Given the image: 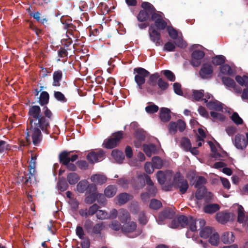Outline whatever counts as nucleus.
Here are the masks:
<instances>
[{
	"instance_id": "1",
	"label": "nucleus",
	"mask_w": 248,
	"mask_h": 248,
	"mask_svg": "<svg viewBox=\"0 0 248 248\" xmlns=\"http://www.w3.org/2000/svg\"><path fill=\"white\" fill-rule=\"evenodd\" d=\"M29 115L32 143L38 146L43 138L41 130L46 134H50L49 129L52 113L50 109H29Z\"/></svg>"
},
{
	"instance_id": "2",
	"label": "nucleus",
	"mask_w": 248,
	"mask_h": 248,
	"mask_svg": "<svg viewBox=\"0 0 248 248\" xmlns=\"http://www.w3.org/2000/svg\"><path fill=\"white\" fill-rule=\"evenodd\" d=\"M133 74L135 75L134 80L138 89H144L151 95L156 93V86L160 77L158 73L151 74L143 68L136 67L133 69Z\"/></svg>"
},
{
	"instance_id": "3",
	"label": "nucleus",
	"mask_w": 248,
	"mask_h": 248,
	"mask_svg": "<svg viewBox=\"0 0 248 248\" xmlns=\"http://www.w3.org/2000/svg\"><path fill=\"white\" fill-rule=\"evenodd\" d=\"M36 156L34 155H31V159L29 166V172L27 174L26 172L18 174L17 180L19 183H22L23 185L27 187H30L31 184V178L34 176L36 172Z\"/></svg>"
},
{
	"instance_id": "4",
	"label": "nucleus",
	"mask_w": 248,
	"mask_h": 248,
	"mask_svg": "<svg viewBox=\"0 0 248 248\" xmlns=\"http://www.w3.org/2000/svg\"><path fill=\"white\" fill-rule=\"evenodd\" d=\"M141 9L137 16V19L139 22H151L152 16L155 15L156 9L151 3L147 1L142 2Z\"/></svg>"
},
{
	"instance_id": "5",
	"label": "nucleus",
	"mask_w": 248,
	"mask_h": 248,
	"mask_svg": "<svg viewBox=\"0 0 248 248\" xmlns=\"http://www.w3.org/2000/svg\"><path fill=\"white\" fill-rule=\"evenodd\" d=\"M138 179L140 180V184L139 187L142 188L145 186V184L147 185L146 188V192H147L151 196L155 197L157 191V189L151 179V177L146 174L139 175Z\"/></svg>"
},
{
	"instance_id": "6",
	"label": "nucleus",
	"mask_w": 248,
	"mask_h": 248,
	"mask_svg": "<svg viewBox=\"0 0 248 248\" xmlns=\"http://www.w3.org/2000/svg\"><path fill=\"white\" fill-rule=\"evenodd\" d=\"M172 185L175 189L179 190L180 194H185L189 187L187 181L180 172L174 175Z\"/></svg>"
},
{
	"instance_id": "7",
	"label": "nucleus",
	"mask_w": 248,
	"mask_h": 248,
	"mask_svg": "<svg viewBox=\"0 0 248 248\" xmlns=\"http://www.w3.org/2000/svg\"><path fill=\"white\" fill-rule=\"evenodd\" d=\"M124 132L118 131L113 133L108 140H104L103 145L107 149H112L117 146L120 140L123 138Z\"/></svg>"
},
{
	"instance_id": "8",
	"label": "nucleus",
	"mask_w": 248,
	"mask_h": 248,
	"mask_svg": "<svg viewBox=\"0 0 248 248\" xmlns=\"http://www.w3.org/2000/svg\"><path fill=\"white\" fill-rule=\"evenodd\" d=\"M204 96L202 100L208 108H228L225 105L215 99L212 94L207 93Z\"/></svg>"
},
{
	"instance_id": "9",
	"label": "nucleus",
	"mask_w": 248,
	"mask_h": 248,
	"mask_svg": "<svg viewBox=\"0 0 248 248\" xmlns=\"http://www.w3.org/2000/svg\"><path fill=\"white\" fill-rule=\"evenodd\" d=\"M163 14L159 11H156L155 15L152 16V18L151 22H154V24H153V28L156 27L157 30H164L166 29L167 23L163 19Z\"/></svg>"
},
{
	"instance_id": "10",
	"label": "nucleus",
	"mask_w": 248,
	"mask_h": 248,
	"mask_svg": "<svg viewBox=\"0 0 248 248\" xmlns=\"http://www.w3.org/2000/svg\"><path fill=\"white\" fill-rule=\"evenodd\" d=\"M124 225L122 226V231L124 233H130L135 232V234L131 237H136L142 233L141 229L137 228V223L134 221H130L128 222L124 223Z\"/></svg>"
},
{
	"instance_id": "11",
	"label": "nucleus",
	"mask_w": 248,
	"mask_h": 248,
	"mask_svg": "<svg viewBox=\"0 0 248 248\" xmlns=\"http://www.w3.org/2000/svg\"><path fill=\"white\" fill-rule=\"evenodd\" d=\"M214 69L210 63H203L200 71L199 76L203 79H210L213 76Z\"/></svg>"
},
{
	"instance_id": "12",
	"label": "nucleus",
	"mask_w": 248,
	"mask_h": 248,
	"mask_svg": "<svg viewBox=\"0 0 248 248\" xmlns=\"http://www.w3.org/2000/svg\"><path fill=\"white\" fill-rule=\"evenodd\" d=\"M149 35L150 40L155 44L156 46L162 45L160 32L153 28V24H151L149 29Z\"/></svg>"
},
{
	"instance_id": "13",
	"label": "nucleus",
	"mask_w": 248,
	"mask_h": 248,
	"mask_svg": "<svg viewBox=\"0 0 248 248\" xmlns=\"http://www.w3.org/2000/svg\"><path fill=\"white\" fill-rule=\"evenodd\" d=\"M205 55L202 50H196L191 54V64L194 67H198L201 63V60Z\"/></svg>"
},
{
	"instance_id": "14",
	"label": "nucleus",
	"mask_w": 248,
	"mask_h": 248,
	"mask_svg": "<svg viewBox=\"0 0 248 248\" xmlns=\"http://www.w3.org/2000/svg\"><path fill=\"white\" fill-rule=\"evenodd\" d=\"M235 215L233 213L220 212L216 215L217 220L221 224H225L230 220H233Z\"/></svg>"
},
{
	"instance_id": "15",
	"label": "nucleus",
	"mask_w": 248,
	"mask_h": 248,
	"mask_svg": "<svg viewBox=\"0 0 248 248\" xmlns=\"http://www.w3.org/2000/svg\"><path fill=\"white\" fill-rule=\"evenodd\" d=\"M104 156V153L103 151L98 152H92L87 155V159L91 163H94L99 160H102Z\"/></svg>"
},
{
	"instance_id": "16",
	"label": "nucleus",
	"mask_w": 248,
	"mask_h": 248,
	"mask_svg": "<svg viewBox=\"0 0 248 248\" xmlns=\"http://www.w3.org/2000/svg\"><path fill=\"white\" fill-rule=\"evenodd\" d=\"M175 212L170 208H168L163 210L159 215V220L163 221L165 219H171L175 216Z\"/></svg>"
},
{
	"instance_id": "17",
	"label": "nucleus",
	"mask_w": 248,
	"mask_h": 248,
	"mask_svg": "<svg viewBox=\"0 0 248 248\" xmlns=\"http://www.w3.org/2000/svg\"><path fill=\"white\" fill-rule=\"evenodd\" d=\"M235 145L237 149L243 150L247 147V140L243 135H237L235 137Z\"/></svg>"
},
{
	"instance_id": "18",
	"label": "nucleus",
	"mask_w": 248,
	"mask_h": 248,
	"mask_svg": "<svg viewBox=\"0 0 248 248\" xmlns=\"http://www.w3.org/2000/svg\"><path fill=\"white\" fill-rule=\"evenodd\" d=\"M91 180L96 185H102L107 182V177L104 174H95L91 177Z\"/></svg>"
},
{
	"instance_id": "19",
	"label": "nucleus",
	"mask_w": 248,
	"mask_h": 248,
	"mask_svg": "<svg viewBox=\"0 0 248 248\" xmlns=\"http://www.w3.org/2000/svg\"><path fill=\"white\" fill-rule=\"evenodd\" d=\"M62 72L61 70H58L54 72L53 74V83L52 85L54 87H59L61 86V81L62 78Z\"/></svg>"
},
{
	"instance_id": "20",
	"label": "nucleus",
	"mask_w": 248,
	"mask_h": 248,
	"mask_svg": "<svg viewBox=\"0 0 248 248\" xmlns=\"http://www.w3.org/2000/svg\"><path fill=\"white\" fill-rule=\"evenodd\" d=\"M74 151H63L59 155V160L60 163L63 165H67L70 162L69 155Z\"/></svg>"
},
{
	"instance_id": "21",
	"label": "nucleus",
	"mask_w": 248,
	"mask_h": 248,
	"mask_svg": "<svg viewBox=\"0 0 248 248\" xmlns=\"http://www.w3.org/2000/svg\"><path fill=\"white\" fill-rule=\"evenodd\" d=\"M132 198V196L127 193H122L117 195L116 198L118 201L117 203L119 205H122L126 203Z\"/></svg>"
},
{
	"instance_id": "22",
	"label": "nucleus",
	"mask_w": 248,
	"mask_h": 248,
	"mask_svg": "<svg viewBox=\"0 0 248 248\" xmlns=\"http://www.w3.org/2000/svg\"><path fill=\"white\" fill-rule=\"evenodd\" d=\"M118 218L122 223H125L130 219L129 213L126 209L122 208L118 211Z\"/></svg>"
},
{
	"instance_id": "23",
	"label": "nucleus",
	"mask_w": 248,
	"mask_h": 248,
	"mask_svg": "<svg viewBox=\"0 0 248 248\" xmlns=\"http://www.w3.org/2000/svg\"><path fill=\"white\" fill-rule=\"evenodd\" d=\"M220 206L217 203L208 204L203 207V211L205 213L212 214L219 210Z\"/></svg>"
},
{
	"instance_id": "24",
	"label": "nucleus",
	"mask_w": 248,
	"mask_h": 248,
	"mask_svg": "<svg viewBox=\"0 0 248 248\" xmlns=\"http://www.w3.org/2000/svg\"><path fill=\"white\" fill-rule=\"evenodd\" d=\"M221 239L224 244H231L234 242L235 237L232 232H226L223 233Z\"/></svg>"
},
{
	"instance_id": "25",
	"label": "nucleus",
	"mask_w": 248,
	"mask_h": 248,
	"mask_svg": "<svg viewBox=\"0 0 248 248\" xmlns=\"http://www.w3.org/2000/svg\"><path fill=\"white\" fill-rule=\"evenodd\" d=\"M117 188L115 185H109L104 189L105 196L108 198L114 196L117 192Z\"/></svg>"
},
{
	"instance_id": "26",
	"label": "nucleus",
	"mask_w": 248,
	"mask_h": 248,
	"mask_svg": "<svg viewBox=\"0 0 248 248\" xmlns=\"http://www.w3.org/2000/svg\"><path fill=\"white\" fill-rule=\"evenodd\" d=\"M170 110L171 109H160L159 118L162 122L166 123L170 120Z\"/></svg>"
},
{
	"instance_id": "27",
	"label": "nucleus",
	"mask_w": 248,
	"mask_h": 248,
	"mask_svg": "<svg viewBox=\"0 0 248 248\" xmlns=\"http://www.w3.org/2000/svg\"><path fill=\"white\" fill-rule=\"evenodd\" d=\"M143 149L147 156L150 157L152 154H155L156 152V146L154 144H144Z\"/></svg>"
},
{
	"instance_id": "28",
	"label": "nucleus",
	"mask_w": 248,
	"mask_h": 248,
	"mask_svg": "<svg viewBox=\"0 0 248 248\" xmlns=\"http://www.w3.org/2000/svg\"><path fill=\"white\" fill-rule=\"evenodd\" d=\"M218 111H211L210 115L212 118L215 120L223 122L225 119V116L222 113L223 109H215Z\"/></svg>"
},
{
	"instance_id": "29",
	"label": "nucleus",
	"mask_w": 248,
	"mask_h": 248,
	"mask_svg": "<svg viewBox=\"0 0 248 248\" xmlns=\"http://www.w3.org/2000/svg\"><path fill=\"white\" fill-rule=\"evenodd\" d=\"M79 179V176L76 172H70L68 173L67 176V180L68 183L71 185L76 184Z\"/></svg>"
},
{
	"instance_id": "30",
	"label": "nucleus",
	"mask_w": 248,
	"mask_h": 248,
	"mask_svg": "<svg viewBox=\"0 0 248 248\" xmlns=\"http://www.w3.org/2000/svg\"><path fill=\"white\" fill-rule=\"evenodd\" d=\"M219 69L220 72L224 75L232 76L235 73L231 66L228 64L224 63L220 66Z\"/></svg>"
},
{
	"instance_id": "31",
	"label": "nucleus",
	"mask_w": 248,
	"mask_h": 248,
	"mask_svg": "<svg viewBox=\"0 0 248 248\" xmlns=\"http://www.w3.org/2000/svg\"><path fill=\"white\" fill-rule=\"evenodd\" d=\"M68 185L65 178L63 177L60 178L57 183L58 189L61 191H64L68 188Z\"/></svg>"
},
{
	"instance_id": "32",
	"label": "nucleus",
	"mask_w": 248,
	"mask_h": 248,
	"mask_svg": "<svg viewBox=\"0 0 248 248\" xmlns=\"http://www.w3.org/2000/svg\"><path fill=\"white\" fill-rule=\"evenodd\" d=\"M157 85L158 86V87L160 89V90L156 91V93L160 95L162 93V91H165L167 90L169 87V84L167 82H166L164 79L162 78H160L157 82Z\"/></svg>"
},
{
	"instance_id": "33",
	"label": "nucleus",
	"mask_w": 248,
	"mask_h": 248,
	"mask_svg": "<svg viewBox=\"0 0 248 248\" xmlns=\"http://www.w3.org/2000/svg\"><path fill=\"white\" fill-rule=\"evenodd\" d=\"M196 188L197 190L195 193V197L198 200H202L207 193V189L205 186Z\"/></svg>"
},
{
	"instance_id": "34",
	"label": "nucleus",
	"mask_w": 248,
	"mask_h": 248,
	"mask_svg": "<svg viewBox=\"0 0 248 248\" xmlns=\"http://www.w3.org/2000/svg\"><path fill=\"white\" fill-rule=\"evenodd\" d=\"M225 62V57L223 55H217L212 58V63L215 65H222Z\"/></svg>"
},
{
	"instance_id": "35",
	"label": "nucleus",
	"mask_w": 248,
	"mask_h": 248,
	"mask_svg": "<svg viewBox=\"0 0 248 248\" xmlns=\"http://www.w3.org/2000/svg\"><path fill=\"white\" fill-rule=\"evenodd\" d=\"M49 95L46 91H43L41 93L39 97V103L41 106L47 104L48 103Z\"/></svg>"
},
{
	"instance_id": "36",
	"label": "nucleus",
	"mask_w": 248,
	"mask_h": 248,
	"mask_svg": "<svg viewBox=\"0 0 248 248\" xmlns=\"http://www.w3.org/2000/svg\"><path fill=\"white\" fill-rule=\"evenodd\" d=\"M111 155L119 163H122L124 158L123 153L117 150H113Z\"/></svg>"
},
{
	"instance_id": "37",
	"label": "nucleus",
	"mask_w": 248,
	"mask_h": 248,
	"mask_svg": "<svg viewBox=\"0 0 248 248\" xmlns=\"http://www.w3.org/2000/svg\"><path fill=\"white\" fill-rule=\"evenodd\" d=\"M245 221L244 210L242 206L239 205L237 210V222L243 223Z\"/></svg>"
},
{
	"instance_id": "38",
	"label": "nucleus",
	"mask_w": 248,
	"mask_h": 248,
	"mask_svg": "<svg viewBox=\"0 0 248 248\" xmlns=\"http://www.w3.org/2000/svg\"><path fill=\"white\" fill-rule=\"evenodd\" d=\"M212 233V228L210 227H205L200 231V235L202 238H207Z\"/></svg>"
},
{
	"instance_id": "39",
	"label": "nucleus",
	"mask_w": 248,
	"mask_h": 248,
	"mask_svg": "<svg viewBox=\"0 0 248 248\" xmlns=\"http://www.w3.org/2000/svg\"><path fill=\"white\" fill-rule=\"evenodd\" d=\"M88 181L85 180L80 181L77 186V189L78 192L83 193L87 189Z\"/></svg>"
},
{
	"instance_id": "40",
	"label": "nucleus",
	"mask_w": 248,
	"mask_h": 248,
	"mask_svg": "<svg viewBox=\"0 0 248 248\" xmlns=\"http://www.w3.org/2000/svg\"><path fill=\"white\" fill-rule=\"evenodd\" d=\"M221 80L223 84L227 87L232 88L235 85L234 80L231 78L228 77H222Z\"/></svg>"
},
{
	"instance_id": "41",
	"label": "nucleus",
	"mask_w": 248,
	"mask_h": 248,
	"mask_svg": "<svg viewBox=\"0 0 248 248\" xmlns=\"http://www.w3.org/2000/svg\"><path fill=\"white\" fill-rule=\"evenodd\" d=\"M181 145L185 151L186 152L188 151L190 149V147L191 146L190 140L187 138H183L181 141Z\"/></svg>"
},
{
	"instance_id": "42",
	"label": "nucleus",
	"mask_w": 248,
	"mask_h": 248,
	"mask_svg": "<svg viewBox=\"0 0 248 248\" xmlns=\"http://www.w3.org/2000/svg\"><path fill=\"white\" fill-rule=\"evenodd\" d=\"M190 217H187L186 216L181 215L178 217L179 224L182 228H185L188 225V222L190 220Z\"/></svg>"
},
{
	"instance_id": "43",
	"label": "nucleus",
	"mask_w": 248,
	"mask_h": 248,
	"mask_svg": "<svg viewBox=\"0 0 248 248\" xmlns=\"http://www.w3.org/2000/svg\"><path fill=\"white\" fill-rule=\"evenodd\" d=\"M153 165L155 168L160 169L163 166V161L161 158L158 156H154L152 158Z\"/></svg>"
},
{
	"instance_id": "44",
	"label": "nucleus",
	"mask_w": 248,
	"mask_h": 248,
	"mask_svg": "<svg viewBox=\"0 0 248 248\" xmlns=\"http://www.w3.org/2000/svg\"><path fill=\"white\" fill-rule=\"evenodd\" d=\"M192 96L193 98L196 101L202 100L204 97V91L201 90H194L192 92Z\"/></svg>"
},
{
	"instance_id": "45",
	"label": "nucleus",
	"mask_w": 248,
	"mask_h": 248,
	"mask_svg": "<svg viewBox=\"0 0 248 248\" xmlns=\"http://www.w3.org/2000/svg\"><path fill=\"white\" fill-rule=\"evenodd\" d=\"M156 178L158 182L160 184L163 185L166 180V174L162 170H158L156 173Z\"/></svg>"
},
{
	"instance_id": "46",
	"label": "nucleus",
	"mask_w": 248,
	"mask_h": 248,
	"mask_svg": "<svg viewBox=\"0 0 248 248\" xmlns=\"http://www.w3.org/2000/svg\"><path fill=\"white\" fill-rule=\"evenodd\" d=\"M103 228L104 225L102 223H96L93 225L91 233L94 234H100Z\"/></svg>"
},
{
	"instance_id": "47",
	"label": "nucleus",
	"mask_w": 248,
	"mask_h": 248,
	"mask_svg": "<svg viewBox=\"0 0 248 248\" xmlns=\"http://www.w3.org/2000/svg\"><path fill=\"white\" fill-rule=\"evenodd\" d=\"M161 206L162 203L160 201L155 199H153L151 200L149 205L150 208L154 210L159 209Z\"/></svg>"
},
{
	"instance_id": "48",
	"label": "nucleus",
	"mask_w": 248,
	"mask_h": 248,
	"mask_svg": "<svg viewBox=\"0 0 248 248\" xmlns=\"http://www.w3.org/2000/svg\"><path fill=\"white\" fill-rule=\"evenodd\" d=\"M219 241V236L217 232L214 233L209 239V243L213 246H217Z\"/></svg>"
},
{
	"instance_id": "49",
	"label": "nucleus",
	"mask_w": 248,
	"mask_h": 248,
	"mask_svg": "<svg viewBox=\"0 0 248 248\" xmlns=\"http://www.w3.org/2000/svg\"><path fill=\"white\" fill-rule=\"evenodd\" d=\"M93 222L90 219L85 220L84 228L87 233H91L93 228Z\"/></svg>"
},
{
	"instance_id": "50",
	"label": "nucleus",
	"mask_w": 248,
	"mask_h": 248,
	"mask_svg": "<svg viewBox=\"0 0 248 248\" xmlns=\"http://www.w3.org/2000/svg\"><path fill=\"white\" fill-rule=\"evenodd\" d=\"M54 96L57 100L62 103H65L67 101V99L65 97L64 95L61 92L54 91Z\"/></svg>"
},
{
	"instance_id": "51",
	"label": "nucleus",
	"mask_w": 248,
	"mask_h": 248,
	"mask_svg": "<svg viewBox=\"0 0 248 248\" xmlns=\"http://www.w3.org/2000/svg\"><path fill=\"white\" fill-rule=\"evenodd\" d=\"M162 73L166 77V78L170 81H174L175 80V76L174 73L169 70H165L162 71Z\"/></svg>"
},
{
	"instance_id": "52",
	"label": "nucleus",
	"mask_w": 248,
	"mask_h": 248,
	"mask_svg": "<svg viewBox=\"0 0 248 248\" xmlns=\"http://www.w3.org/2000/svg\"><path fill=\"white\" fill-rule=\"evenodd\" d=\"M97 199V193H91L85 198V202L88 204H92Z\"/></svg>"
},
{
	"instance_id": "53",
	"label": "nucleus",
	"mask_w": 248,
	"mask_h": 248,
	"mask_svg": "<svg viewBox=\"0 0 248 248\" xmlns=\"http://www.w3.org/2000/svg\"><path fill=\"white\" fill-rule=\"evenodd\" d=\"M130 211L133 214H137L140 211V206L137 202H133L129 206Z\"/></svg>"
},
{
	"instance_id": "54",
	"label": "nucleus",
	"mask_w": 248,
	"mask_h": 248,
	"mask_svg": "<svg viewBox=\"0 0 248 248\" xmlns=\"http://www.w3.org/2000/svg\"><path fill=\"white\" fill-rule=\"evenodd\" d=\"M189 229L191 232H195L197 231L196 220L192 217H190V220L188 222Z\"/></svg>"
},
{
	"instance_id": "55",
	"label": "nucleus",
	"mask_w": 248,
	"mask_h": 248,
	"mask_svg": "<svg viewBox=\"0 0 248 248\" xmlns=\"http://www.w3.org/2000/svg\"><path fill=\"white\" fill-rule=\"evenodd\" d=\"M173 90L174 93L179 95H183V92L182 90L181 85L178 82H175L173 84Z\"/></svg>"
},
{
	"instance_id": "56",
	"label": "nucleus",
	"mask_w": 248,
	"mask_h": 248,
	"mask_svg": "<svg viewBox=\"0 0 248 248\" xmlns=\"http://www.w3.org/2000/svg\"><path fill=\"white\" fill-rule=\"evenodd\" d=\"M99 206L96 203L91 206L88 210V214L90 216H93L94 214H96Z\"/></svg>"
},
{
	"instance_id": "57",
	"label": "nucleus",
	"mask_w": 248,
	"mask_h": 248,
	"mask_svg": "<svg viewBox=\"0 0 248 248\" xmlns=\"http://www.w3.org/2000/svg\"><path fill=\"white\" fill-rule=\"evenodd\" d=\"M139 221L140 224L143 225L147 224L148 219L146 216L144 212L142 211L139 215Z\"/></svg>"
},
{
	"instance_id": "58",
	"label": "nucleus",
	"mask_w": 248,
	"mask_h": 248,
	"mask_svg": "<svg viewBox=\"0 0 248 248\" xmlns=\"http://www.w3.org/2000/svg\"><path fill=\"white\" fill-rule=\"evenodd\" d=\"M175 48V45L169 41L167 42L164 46L163 50L166 51H173Z\"/></svg>"
},
{
	"instance_id": "59",
	"label": "nucleus",
	"mask_w": 248,
	"mask_h": 248,
	"mask_svg": "<svg viewBox=\"0 0 248 248\" xmlns=\"http://www.w3.org/2000/svg\"><path fill=\"white\" fill-rule=\"evenodd\" d=\"M169 132L172 134L174 135L177 131V126L176 123L170 122L169 124Z\"/></svg>"
},
{
	"instance_id": "60",
	"label": "nucleus",
	"mask_w": 248,
	"mask_h": 248,
	"mask_svg": "<svg viewBox=\"0 0 248 248\" xmlns=\"http://www.w3.org/2000/svg\"><path fill=\"white\" fill-rule=\"evenodd\" d=\"M122 226L120 223L117 220H113L109 224V227L114 231H119L122 229Z\"/></svg>"
},
{
	"instance_id": "61",
	"label": "nucleus",
	"mask_w": 248,
	"mask_h": 248,
	"mask_svg": "<svg viewBox=\"0 0 248 248\" xmlns=\"http://www.w3.org/2000/svg\"><path fill=\"white\" fill-rule=\"evenodd\" d=\"M96 217L97 219L100 220H103L108 218V213L103 210H98L97 211L96 214Z\"/></svg>"
},
{
	"instance_id": "62",
	"label": "nucleus",
	"mask_w": 248,
	"mask_h": 248,
	"mask_svg": "<svg viewBox=\"0 0 248 248\" xmlns=\"http://www.w3.org/2000/svg\"><path fill=\"white\" fill-rule=\"evenodd\" d=\"M206 183V179L203 176H199L195 184V187H200Z\"/></svg>"
},
{
	"instance_id": "63",
	"label": "nucleus",
	"mask_w": 248,
	"mask_h": 248,
	"mask_svg": "<svg viewBox=\"0 0 248 248\" xmlns=\"http://www.w3.org/2000/svg\"><path fill=\"white\" fill-rule=\"evenodd\" d=\"M154 167L151 162H146L144 165V169L145 171L148 174H151L154 170Z\"/></svg>"
},
{
	"instance_id": "64",
	"label": "nucleus",
	"mask_w": 248,
	"mask_h": 248,
	"mask_svg": "<svg viewBox=\"0 0 248 248\" xmlns=\"http://www.w3.org/2000/svg\"><path fill=\"white\" fill-rule=\"evenodd\" d=\"M232 120L237 124H241L243 123L242 119L239 117L238 113L234 112L232 116Z\"/></svg>"
}]
</instances>
